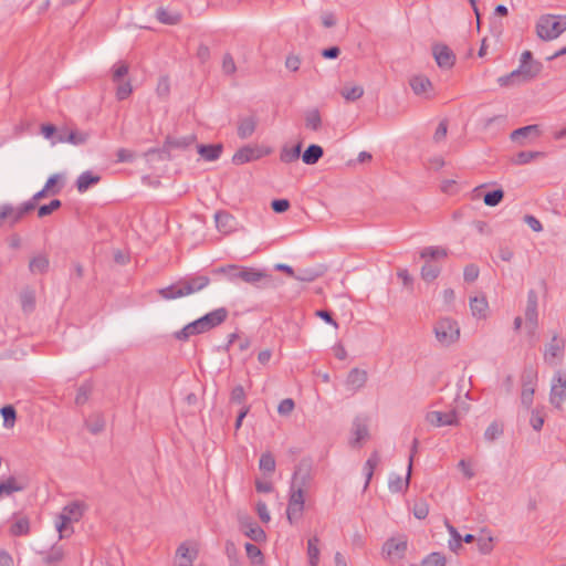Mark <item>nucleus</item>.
<instances>
[{
	"label": "nucleus",
	"mask_w": 566,
	"mask_h": 566,
	"mask_svg": "<svg viewBox=\"0 0 566 566\" xmlns=\"http://www.w3.org/2000/svg\"><path fill=\"white\" fill-rule=\"evenodd\" d=\"M210 282V277L206 274H188L169 286L159 289L158 294L165 301H172L198 293L206 289Z\"/></svg>",
	"instance_id": "f257e3e1"
},
{
	"label": "nucleus",
	"mask_w": 566,
	"mask_h": 566,
	"mask_svg": "<svg viewBox=\"0 0 566 566\" xmlns=\"http://www.w3.org/2000/svg\"><path fill=\"white\" fill-rule=\"evenodd\" d=\"M213 273H224L232 283L242 281L258 289H266L272 286L273 279L264 270L252 266H239L234 264L220 266L213 270Z\"/></svg>",
	"instance_id": "f03ea898"
},
{
	"label": "nucleus",
	"mask_w": 566,
	"mask_h": 566,
	"mask_svg": "<svg viewBox=\"0 0 566 566\" xmlns=\"http://www.w3.org/2000/svg\"><path fill=\"white\" fill-rule=\"evenodd\" d=\"M229 311L226 307H218L203 316L188 323L180 331L175 333L178 340H188L189 337L207 333L227 321Z\"/></svg>",
	"instance_id": "7ed1b4c3"
},
{
	"label": "nucleus",
	"mask_w": 566,
	"mask_h": 566,
	"mask_svg": "<svg viewBox=\"0 0 566 566\" xmlns=\"http://www.w3.org/2000/svg\"><path fill=\"white\" fill-rule=\"evenodd\" d=\"M565 30L566 15L544 14L536 23V33L544 41L558 38Z\"/></svg>",
	"instance_id": "20e7f679"
},
{
	"label": "nucleus",
	"mask_w": 566,
	"mask_h": 566,
	"mask_svg": "<svg viewBox=\"0 0 566 566\" xmlns=\"http://www.w3.org/2000/svg\"><path fill=\"white\" fill-rule=\"evenodd\" d=\"M433 332L437 340L443 346L453 344L460 336L459 325L451 318L439 319L434 325Z\"/></svg>",
	"instance_id": "39448f33"
},
{
	"label": "nucleus",
	"mask_w": 566,
	"mask_h": 566,
	"mask_svg": "<svg viewBox=\"0 0 566 566\" xmlns=\"http://www.w3.org/2000/svg\"><path fill=\"white\" fill-rule=\"evenodd\" d=\"M85 505L82 502H72L65 505L57 516L55 523L56 530L60 533V538L63 537V532L67 530V525L72 522H77L83 516Z\"/></svg>",
	"instance_id": "423d86ee"
},
{
	"label": "nucleus",
	"mask_w": 566,
	"mask_h": 566,
	"mask_svg": "<svg viewBox=\"0 0 566 566\" xmlns=\"http://www.w3.org/2000/svg\"><path fill=\"white\" fill-rule=\"evenodd\" d=\"M565 354V339L558 334H554L551 340L545 345L543 359L549 366H556L562 363Z\"/></svg>",
	"instance_id": "0eeeda50"
},
{
	"label": "nucleus",
	"mask_w": 566,
	"mask_h": 566,
	"mask_svg": "<svg viewBox=\"0 0 566 566\" xmlns=\"http://www.w3.org/2000/svg\"><path fill=\"white\" fill-rule=\"evenodd\" d=\"M304 490L291 486L286 509V517L290 524H295L301 520L304 511Z\"/></svg>",
	"instance_id": "6e6552de"
},
{
	"label": "nucleus",
	"mask_w": 566,
	"mask_h": 566,
	"mask_svg": "<svg viewBox=\"0 0 566 566\" xmlns=\"http://www.w3.org/2000/svg\"><path fill=\"white\" fill-rule=\"evenodd\" d=\"M566 400V373L557 370L552 379L549 402L556 408L562 409Z\"/></svg>",
	"instance_id": "1a4fd4ad"
},
{
	"label": "nucleus",
	"mask_w": 566,
	"mask_h": 566,
	"mask_svg": "<svg viewBox=\"0 0 566 566\" xmlns=\"http://www.w3.org/2000/svg\"><path fill=\"white\" fill-rule=\"evenodd\" d=\"M90 137V132L63 126L59 128L56 140H52V144L55 145L57 143H67L74 146H82L88 142Z\"/></svg>",
	"instance_id": "9d476101"
},
{
	"label": "nucleus",
	"mask_w": 566,
	"mask_h": 566,
	"mask_svg": "<svg viewBox=\"0 0 566 566\" xmlns=\"http://www.w3.org/2000/svg\"><path fill=\"white\" fill-rule=\"evenodd\" d=\"M537 374L533 368H526L521 377L522 380V392H521V403L530 409L533 403V396L535 392V382H536Z\"/></svg>",
	"instance_id": "9b49d317"
},
{
	"label": "nucleus",
	"mask_w": 566,
	"mask_h": 566,
	"mask_svg": "<svg viewBox=\"0 0 566 566\" xmlns=\"http://www.w3.org/2000/svg\"><path fill=\"white\" fill-rule=\"evenodd\" d=\"M270 149H263L258 145H245L238 149L232 157V163L234 165H243L247 163H251L262 158L265 155L270 154Z\"/></svg>",
	"instance_id": "f8f14e48"
},
{
	"label": "nucleus",
	"mask_w": 566,
	"mask_h": 566,
	"mask_svg": "<svg viewBox=\"0 0 566 566\" xmlns=\"http://www.w3.org/2000/svg\"><path fill=\"white\" fill-rule=\"evenodd\" d=\"M407 546L408 543L405 537L389 538L382 546V554L390 560H398L405 556Z\"/></svg>",
	"instance_id": "ddd939ff"
},
{
	"label": "nucleus",
	"mask_w": 566,
	"mask_h": 566,
	"mask_svg": "<svg viewBox=\"0 0 566 566\" xmlns=\"http://www.w3.org/2000/svg\"><path fill=\"white\" fill-rule=\"evenodd\" d=\"M30 485L27 476L10 475L4 481L0 482V496H10L13 493L22 492Z\"/></svg>",
	"instance_id": "4468645a"
},
{
	"label": "nucleus",
	"mask_w": 566,
	"mask_h": 566,
	"mask_svg": "<svg viewBox=\"0 0 566 566\" xmlns=\"http://www.w3.org/2000/svg\"><path fill=\"white\" fill-rule=\"evenodd\" d=\"M426 420L434 427L457 426L459 423L455 410L449 412L429 411L426 415Z\"/></svg>",
	"instance_id": "2eb2a0df"
},
{
	"label": "nucleus",
	"mask_w": 566,
	"mask_h": 566,
	"mask_svg": "<svg viewBox=\"0 0 566 566\" xmlns=\"http://www.w3.org/2000/svg\"><path fill=\"white\" fill-rule=\"evenodd\" d=\"M198 557V549L193 547H189L188 543H181L175 556V566H192L193 562Z\"/></svg>",
	"instance_id": "dca6fc26"
},
{
	"label": "nucleus",
	"mask_w": 566,
	"mask_h": 566,
	"mask_svg": "<svg viewBox=\"0 0 566 566\" xmlns=\"http://www.w3.org/2000/svg\"><path fill=\"white\" fill-rule=\"evenodd\" d=\"M433 56L439 67L451 69L455 62V55L444 44H437L433 46Z\"/></svg>",
	"instance_id": "f3484780"
},
{
	"label": "nucleus",
	"mask_w": 566,
	"mask_h": 566,
	"mask_svg": "<svg viewBox=\"0 0 566 566\" xmlns=\"http://www.w3.org/2000/svg\"><path fill=\"white\" fill-rule=\"evenodd\" d=\"M538 296L534 290H530L527 293V302L525 307V321L526 325H538Z\"/></svg>",
	"instance_id": "a211bd4d"
},
{
	"label": "nucleus",
	"mask_w": 566,
	"mask_h": 566,
	"mask_svg": "<svg viewBox=\"0 0 566 566\" xmlns=\"http://www.w3.org/2000/svg\"><path fill=\"white\" fill-rule=\"evenodd\" d=\"M411 471H412V459H410V461L408 463L406 478H401L400 475L395 474V473H392L389 476V481H388L389 490L394 493L406 491L410 483Z\"/></svg>",
	"instance_id": "6ab92c4d"
},
{
	"label": "nucleus",
	"mask_w": 566,
	"mask_h": 566,
	"mask_svg": "<svg viewBox=\"0 0 566 566\" xmlns=\"http://www.w3.org/2000/svg\"><path fill=\"white\" fill-rule=\"evenodd\" d=\"M410 86L416 95L423 96L426 98L430 97L432 83L428 77L423 75H415L410 78Z\"/></svg>",
	"instance_id": "aec40b11"
},
{
	"label": "nucleus",
	"mask_w": 566,
	"mask_h": 566,
	"mask_svg": "<svg viewBox=\"0 0 566 566\" xmlns=\"http://www.w3.org/2000/svg\"><path fill=\"white\" fill-rule=\"evenodd\" d=\"M541 134H542V130H541L539 125L533 124V125H527V126L520 127V128L513 130L510 135V138L514 143L524 145V143L521 140L522 138H527V137L537 138L541 136Z\"/></svg>",
	"instance_id": "412c9836"
},
{
	"label": "nucleus",
	"mask_w": 566,
	"mask_h": 566,
	"mask_svg": "<svg viewBox=\"0 0 566 566\" xmlns=\"http://www.w3.org/2000/svg\"><path fill=\"white\" fill-rule=\"evenodd\" d=\"M258 125V119L254 115L240 117L238 120V136L241 139H247L253 135Z\"/></svg>",
	"instance_id": "4be33fe9"
},
{
	"label": "nucleus",
	"mask_w": 566,
	"mask_h": 566,
	"mask_svg": "<svg viewBox=\"0 0 566 566\" xmlns=\"http://www.w3.org/2000/svg\"><path fill=\"white\" fill-rule=\"evenodd\" d=\"M311 472L306 465L300 464L294 471L291 486L304 490L310 485Z\"/></svg>",
	"instance_id": "5701e85b"
},
{
	"label": "nucleus",
	"mask_w": 566,
	"mask_h": 566,
	"mask_svg": "<svg viewBox=\"0 0 566 566\" xmlns=\"http://www.w3.org/2000/svg\"><path fill=\"white\" fill-rule=\"evenodd\" d=\"M367 381V373L359 368H353L346 378V385L349 389L356 391L363 388Z\"/></svg>",
	"instance_id": "b1692460"
},
{
	"label": "nucleus",
	"mask_w": 566,
	"mask_h": 566,
	"mask_svg": "<svg viewBox=\"0 0 566 566\" xmlns=\"http://www.w3.org/2000/svg\"><path fill=\"white\" fill-rule=\"evenodd\" d=\"M101 180V177L98 175H94L90 170H86L82 172L77 179H76V188L77 191L83 193L85 192L90 187L98 184Z\"/></svg>",
	"instance_id": "393cba45"
},
{
	"label": "nucleus",
	"mask_w": 566,
	"mask_h": 566,
	"mask_svg": "<svg viewBox=\"0 0 566 566\" xmlns=\"http://www.w3.org/2000/svg\"><path fill=\"white\" fill-rule=\"evenodd\" d=\"M170 147L167 145V140H165V144L161 148H151L148 149L144 156L147 158L148 161H165L170 160Z\"/></svg>",
	"instance_id": "a878e982"
},
{
	"label": "nucleus",
	"mask_w": 566,
	"mask_h": 566,
	"mask_svg": "<svg viewBox=\"0 0 566 566\" xmlns=\"http://www.w3.org/2000/svg\"><path fill=\"white\" fill-rule=\"evenodd\" d=\"M542 63L538 61L526 62V64H520L517 70L522 76H524V81H531L535 78L539 72L542 71Z\"/></svg>",
	"instance_id": "bb28decb"
},
{
	"label": "nucleus",
	"mask_w": 566,
	"mask_h": 566,
	"mask_svg": "<svg viewBox=\"0 0 566 566\" xmlns=\"http://www.w3.org/2000/svg\"><path fill=\"white\" fill-rule=\"evenodd\" d=\"M305 127L310 130L317 132L322 127V117L317 108H310L304 112Z\"/></svg>",
	"instance_id": "cd10ccee"
},
{
	"label": "nucleus",
	"mask_w": 566,
	"mask_h": 566,
	"mask_svg": "<svg viewBox=\"0 0 566 566\" xmlns=\"http://www.w3.org/2000/svg\"><path fill=\"white\" fill-rule=\"evenodd\" d=\"M166 140H167V145L170 147V149L185 150V149L189 148L196 142V136L193 134H189V135L182 136V137L168 136L166 138Z\"/></svg>",
	"instance_id": "c85d7f7f"
},
{
	"label": "nucleus",
	"mask_w": 566,
	"mask_h": 566,
	"mask_svg": "<svg viewBox=\"0 0 566 566\" xmlns=\"http://www.w3.org/2000/svg\"><path fill=\"white\" fill-rule=\"evenodd\" d=\"M324 155V150L319 145H310L302 154V160L306 165H315Z\"/></svg>",
	"instance_id": "c756f323"
},
{
	"label": "nucleus",
	"mask_w": 566,
	"mask_h": 566,
	"mask_svg": "<svg viewBox=\"0 0 566 566\" xmlns=\"http://www.w3.org/2000/svg\"><path fill=\"white\" fill-rule=\"evenodd\" d=\"M197 148H198V153L201 155V157L208 161L217 160L222 153L221 144L198 145Z\"/></svg>",
	"instance_id": "7c9ffc66"
},
{
	"label": "nucleus",
	"mask_w": 566,
	"mask_h": 566,
	"mask_svg": "<svg viewBox=\"0 0 566 566\" xmlns=\"http://www.w3.org/2000/svg\"><path fill=\"white\" fill-rule=\"evenodd\" d=\"M470 308L473 316L478 318H485L489 305L484 297L474 296L470 298Z\"/></svg>",
	"instance_id": "2f4dec72"
},
{
	"label": "nucleus",
	"mask_w": 566,
	"mask_h": 566,
	"mask_svg": "<svg viewBox=\"0 0 566 566\" xmlns=\"http://www.w3.org/2000/svg\"><path fill=\"white\" fill-rule=\"evenodd\" d=\"M368 428L367 426L360 421L359 419H356L353 423V440L352 444L357 446L360 444L363 440H365L368 437Z\"/></svg>",
	"instance_id": "473e14b6"
},
{
	"label": "nucleus",
	"mask_w": 566,
	"mask_h": 566,
	"mask_svg": "<svg viewBox=\"0 0 566 566\" xmlns=\"http://www.w3.org/2000/svg\"><path fill=\"white\" fill-rule=\"evenodd\" d=\"M525 82L526 81H524V76L521 75L517 69L512 71L510 74L500 76L497 78L499 85L503 87L515 86Z\"/></svg>",
	"instance_id": "72a5a7b5"
},
{
	"label": "nucleus",
	"mask_w": 566,
	"mask_h": 566,
	"mask_svg": "<svg viewBox=\"0 0 566 566\" xmlns=\"http://www.w3.org/2000/svg\"><path fill=\"white\" fill-rule=\"evenodd\" d=\"M49 264V259L43 254H39L31 259L29 263V270L34 274H42L48 271Z\"/></svg>",
	"instance_id": "f704fd0d"
},
{
	"label": "nucleus",
	"mask_w": 566,
	"mask_h": 566,
	"mask_svg": "<svg viewBox=\"0 0 566 566\" xmlns=\"http://www.w3.org/2000/svg\"><path fill=\"white\" fill-rule=\"evenodd\" d=\"M156 18L164 24L174 25L180 21L181 15L178 12H170L165 8H158Z\"/></svg>",
	"instance_id": "c9c22d12"
},
{
	"label": "nucleus",
	"mask_w": 566,
	"mask_h": 566,
	"mask_svg": "<svg viewBox=\"0 0 566 566\" xmlns=\"http://www.w3.org/2000/svg\"><path fill=\"white\" fill-rule=\"evenodd\" d=\"M302 150V144H297L294 147L290 148L287 146H284L280 154V159L283 163H292L300 158Z\"/></svg>",
	"instance_id": "e433bc0d"
},
{
	"label": "nucleus",
	"mask_w": 566,
	"mask_h": 566,
	"mask_svg": "<svg viewBox=\"0 0 566 566\" xmlns=\"http://www.w3.org/2000/svg\"><path fill=\"white\" fill-rule=\"evenodd\" d=\"M446 526L451 536V538L449 539V548L452 552L458 553V551L462 547V536L460 535L458 530L449 522H446Z\"/></svg>",
	"instance_id": "4c0bfd02"
},
{
	"label": "nucleus",
	"mask_w": 566,
	"mask_h": 566,
	"mask_svg": "<svg viewBox=\"0 0 566 566\" xmlns=\"http://www.w3.org/2000/svg\"><path fill=\"white\" fill-rule=\"evenodd\" d=\"M217 228L220 231L228 232L232 227L233 218L226 211H218L214 214Z\"/></svg>",
	"instance_id": "58836bf2"
},
{
	"label": "nucleus",
	"mask_w": 566,
	"mask_h": 566,
	"mask_svg": "<svg viewBox=\"0 0 566 566\" xmlns=\"http://www.w3.org/2000/svg\"><path fill=\"white\" fill-rule=\"evenodd\" d=\"M318 537L314 536L307 541V554L311 566H317L319 560Z\"/></svg>",
	"instance_id": "ea45409f"
},
{
	"label": "nucleus",
	"mask_w": 566,
	"mask_h": 566,
	"mask_svg": "<svg viewBox=\"0 0 566 566\" xmlns=\"http://www.w3.org/2000/svg\"><path fill=\"white\" fill-rule=\"evenodd\" d=\"M448 255V251L444 248L441 247H427L421 250L420 256L422 259H431V260H438L446 258Z\"/></svg>",
	"instance_id": "a19ab883"
},
{
	"label": "nucleus",
	"mask_w": 566,
	"mask_h": 566,
	"mask_svg": "<svg viewBox=\"0 0 566 566\" xmlns=\"http://www.w3.org/2000/svg\"><path fill=\"white\" fill-rule=\"evenodd\" d=\"M364 94V88L360 85L344 86L340 95L348 102H354L360 98Z\"/></svg>",
	"instance_id": "79ce46f5"
},
{
	"label": "nucleus",
	"mask_w": 566,
	"mask_h": 566,
	"mask_svg": "<svg viewBox=\"0 0 566 566\" xmlns=\"http://www.w3.org/2000/svg\"><path fill=\"white\" fill-rule=\"evenodd\" d=\"M543 155L541 151H520L512 159V163L515 165H526Z\"/></svg>",
	"instance_id": "37998d69"
},
{
	"label": "nucleus",
	"mask_w": 566,
	"mask_h": 566,
	"mask_svg": "<svg viewBox=\"0 0 566 566\" xmlns=\"http://www.w3.org/2000/svg\"><path fill=\"white\" fill-rule=\"evenodd\" d=\"M30 530L29 520L27 517H21L17 520L10 527V533L13 536H22L27 535Z\"/></svg>",
	"instance_id": "c03bdc74"
},
{
	"label": "nucleus",
	"mask_w": 566,
	"mask_h": 566,
	"mask_svg": "<svg viewBox=\"0 0 566 566\" xmlns=\"http://www.w3.org/2000/svg\"><path fill=\"white\" fill-rule=\"evenodd\" d=\"M0 413L3 418V426L6 428H12L14 426L15 419H17V411L13 408V406H11V405L3 406L0 409Z\"/></svg>",
	"instance_id": "a18cd8bd"
},
{
	"label": "nucleus",
	"mask_w": 566,
	"mask_h": 566,
	"mask_svg": "<svg viewBox=\"0 0 566 566\" xmlns=\"http://www.w3.org/2000/svg\"><path fill=\"white\" fill-rule=\"evenodd\" d=\"M503 434V427L493 421L484 431V439L489 442H493Z\"/></svg>",
	"instance_id": "49530a36"
},
{
	"label": "nucleus",
	"mask_w": 566,
	"mask_h": 566,
	"mask_svg": "<svg viewBox=\"0 0 566 566\" xmlns=\"http://www.w3.org/2000/svg\"><path fill=\"white\" fill-rule=\"evenodd\" d=\"M504 198V191L502 189H495L484 195L483 201L489 207L497 206Z\"/></svg>",
	"instance_id": "de8ad7c7"
},
{
	"label": "nucleus",
	"mask_w": 566,
	"mask_h": 566,
	"mask_svg": "<svg viewBox=\"0 0 566 566\" xmlns=\"http://www.w3.org/2000/svg\"><path fill=\"white\" fill-rule=\"evenodd\" d=\"M86 427L92 433L97 434L104 430L105 419L101 415H95L86 421Z\"/></svg>",
	"instance_id": "09e8293b"
},
{
	"label": "nucleus",
	"mask_w": 566,
	"mask_h": 566,
	"mask_svg": "<svg viewBox=\"0 0 566 566\" xmlns=\"http://www.w3.org/2000/svg\"><path fill=\"white\" fill-rule=\"evenodd\" d=\"M440 274V268L432 263H426L421 269V276L424 281H433Z\"/></svg>",
	"instance_id": "8fccbe9b"
},
{
	"label": "nucleus",
	"mask_w": 566,
	"mask_h": 566,
	"mask_svg": "<svg viewBox=\"0 0 566 566\" xmlns=\"http://www.w3.org/2000/svg\"><path fill=\"white\" fill-rule=\"evenodd\" d=\"M421 566H446V557L440 553H431L423 558Z\"/></svg>",
	"instance_id": "3c124183"
},
{
	"label": "nucleus",
	"mask_w": 566,
	"mask_h": 566,
	"mask_svg": "<svg viewBox=\"0 0 566 566\" xmlns=\"http://www.w3.org/2000/svg\"><path fill=\"white\" fill-rule=\"evenodd\" d=\"M259 467L262 471L273 472L275 470L274 457L269 452L263 453L260 458Z\"/></svg>",
	"instance_id": "603ef678"
},
{
	"label": "nucleus",
	"mask_w": 566,
	"mask_h": 566,
	"mask_svg": "<svg viewBox=\"0 0 566 566\" xmlns=\"http://www.w3.org/2000/svg\"><path fill=\"white\" fill-rule=\"evenodd\" d=\"M61 206H62L61 200L53 199L50 203L42 205L39 207L38 216H39V218L46 217V216L51 214L53 211L57 210Z\"/></svg>",
	"instance_id": "864d4df0"
},
{
	"label": "nucleus",
	"mask_w": 566,
	"mask_h": 566,
	"mask_svg": "<svg viewBox=\"0 0 566 566\" xmlns=\"http://www.w3.org/2000/svg\"><path fill=\"white\" fill-rule=\"evenodd\" d=\"M34 304H35L34 292L31 290L24 291L21 294V305H22L23 311H25V312L32 311L34 308Z\"/></svg>",
	"instance_id": "5fc2aeb1"
},
{
	"label": "nucleus",
	"mask_w": 566,
	"mask_h": 566,
	"mask_svg": "<svg viewBox=\"0 0 566 566\" xmlns=\"http://www.w3.org/2000/svg\"><path fill=\"white\" fill-rule=\"evenodd\" d=\"M321 275V272L314 269H305L294 275V279L301 282H313Z\"/></svg>",
	"instance_id": "6e6d98bb"
},
{
	"label": "nucleus",
	"mask_w": 566,
	"mask_h": 566,
	"mask_svg": "<svg viewBox=\"0 0 566 566\" xmlns=\"http://www.w3.org/2000/svg\"><path fill=\"white\" fill-rule=\"evenodd\" d=\"M412 512L416 518L423 520L429 514V505L426 501H418L413 504Z\"/></svg>",
	"instance_id": "4d7b16f0"
},
{
	"label": "nucleus",
	"mask_w": 566,
	"mask_h": 566,
	"mask_svg": "<svg viewBox=\"0 0 566 566\" xmlns=\"http://www.w3.org/2000/svg\"><path fill=\"white\" fill-rule=\"evenodd\" d=\"M530 424L535 431H539L544 424V416L541 410L533 409L531 411Z\"/></svg>",
	"instance_id": "13d9d810"
},
{
	"label": "nucleus",
	"mask_w": 566,
	"mask_h": 566,
	"mask_svg": "<svg viewBox=\"0 0 566 566\" xmlns=\"http://www.w3.org/2000/svg\"><path fill=\"white\" fill-rule=\"evenodd\" d=\"M133 92L132 84L129 81L119 82L116 90V97L119 101L126 99Z\"/></svg>",
	"instance_id": "bf43d9fd"
},
{
	"label": "nucleus",
	"mask_w": 566,
	"mask_h": 566,
	"mask_svg": "<svg viewBox=\"0 0 566 566\" xmlns=\"http://www.w3.org/2000/svg\"><path fill=\"white\" fill-rule=\"evenodd\" d=\"M128 73V65L126 63L119 62L118 64L114 65L113 67V81L114 82H120V80L127 75Z\"/></svg>",
	"instance_id": "052dcab7"
},
{
	"label": "nucleus",
	"mask_w": 566,
	"mask_h": 566,
	"mask_svg": "<svg viewBox=\"0 0 566 566\" xmlns=\"http://www.w3.org/2000/svg\"><path fill=\"white\" fill-rule=\"evenodd\" d=\"M64 553L61 547H53L44 558V562L46 564H55L61 562Z\"/></svg>",
	"instance_id": "680f3d73"
},
{
	"label": "nucleus",
	"mask_w": 566,
	"mask_h": 566,
	"mask_svg": "<svg viewBox=\"0 0 566 566\" xmlns=\"http://www.w3.org/2000/svg\"><path fill=\"white\" fill-rule=\"evenodd\" d=\"M479 268L475 264H468L463 271V279L465 282H474L479 276Z\"/></svg>",
	"instance_id": "e2e57ef3"
},
{
	"label": "nucleus",
	"mask_w": 566,
	"mask_h": 566,
	"mask_svg": "<svg viewBox=\"0 0 566 566\" xmlns=\"http://www.w3.org/2000/svg\"><path fill=\"white\" fill-rule=\"evenodd\" d=\"M245 534L253 541L259 542L265 538L264 531L256 524H253L249 527Z\"/></svg>",
	"instance_id": "0e129e2a"
},
{
	"label": "nucleus",
	"mask_w": 566,
	"mask_h": 566,
	"mask_svg": "<svg viewBox=\"0 0 566 566\" xmlns=\"http://www.w3.org/2000/svg\"><path fill=\"white\" fill-rule=\"evenodd\" d=\"M91 392V385L90 384H84L82 385L78 390H77V394H76V397H75V402L76 405H83L86 402V400L88 399V395Z\"/></svg>",
	"instance_id": "69168bd1"
},
{
	"label": "nucleus",
	"mask_w": 566,
	"mask_h": 566,
	"mask_svg": "<svg viewBox=\"0 0 566 566\" xmlns=\"http://www.w3.org/2000/svg\"><path fill=\"white\" fill-rule=\"evenodd\" d=\"M245 400V392H244V389L241 385H238L235 386L232 391H231V396H230V401L233 402V403H243Z\"/></svg>",
	"instance_id": "338daca9"
},
{
	"label": "nucleus",
	"mask_w": 566,
	"mask_h": 566,
	"mask_svg": "<svg viewBox=\"0 0 566 566\" xmlns=\"http://www.w3.org/2000/svg\"><path fill=\"white\" fill-rule=\"evenodd\" d=\"M245 552H247V555L250 559H252L253 562H261L262 560V553L260 551V548L254 545V544H251V543H247L245 544Z\"/></svg>",
	"instance_id": "774afa93"
}]
</instances>
